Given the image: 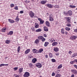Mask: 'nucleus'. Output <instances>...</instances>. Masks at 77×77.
Listing matches in <instances>:
<instances>
[{
  "instance_id": "nucleus-43",
  "label": "nucleus",
  "mask_w": 77,
  "mask_h": 77,
  "mask_svg": "<svg viewBox=\"0 0 77 77\" xmlns=\"http://www.w3.org/2000/svg\"><path fill=\"white\" fill-rule=\"evenodd\" d=\"M54 8H59V6L58 5H56L54 6Z\"/></svg>"
},
{
  "instance_id": "nucleus-41",
  "label": "nucleus",
  "mask_w": 77,
  "mask_h": 77,
  "mask_svg": "<svg viewBox=\"0 0 77 77\" xmlns=\"http://www.w3.org/2000/svg\"><path fill=\"white\" fill-rule=\"evenodd\" d=\"M44 21L42 20L41 21H40V24H43V23H44Z\"/></svg>"
},
{
  "instance_id": "nucleus-26",
  "label": "nucleus",
  "mask_w": 77,
  "mask_h": 77,
  "mask_svg": "<svg viewBox=\"0 0 77 77\" xmlns=\"http://www.w3.org/2000/svg\"><path fill=\"white\" fill-rule=\"evenodd\" d=\"M15 20L16 21H19V20H20V19L18 18V16H17L16 17V18L15 19Z\"/></svg>"
},
{
  "instance_id": "nucleus-6",
  "label": "nucleus",
  "mask_w": 77,
  "mask_h": 77,
  "mask_svg": "<svg viewBox=\"0 0 77 77\" xmlns=\"http://www.w3.org/2000/svg\"><path fill=\"white\" fill-rule=\"evenodd\" d=\"M32 51L34 53H39L38 50H37L35 49H33L32 50Z\"/></svg>"
},
{
  "instance_id": "nucleus-62",
  "label": "nucleus",
  "mask_w": 77,
  "mask_h": 77,
  "mask_svg": "<svg viewBox=\"0 0 77 77\" xmlns=\"http://www.w3.org/2000/svg\"><path fill=\"white\" fill-rule=\"evenodd\" d=\"M74 77V75H72L71 76V77Z\"/></svg>"
},
{
  "instance_id": "nucleus-34",
  "label": "nucleus",
  "mask_w": 77,
  "mask_h": 77,
  "mask_svg": "<svg viewBox=\"0 0 77 77\" xmlns=\"http://www.w3.org/2000/svg\"><path fill=\"white\" fill-rule=\"evenodd\" d=\"M20 46H19L18 48V49H17V51H18V53H19V52H20Z\"/></svg>"
},
{
  "instance_id": "nucleus-11",
  "label": "nucleus",
  "mask_w": 77,
  "mask_h": 77,
  "mask_svg": "<svg viewBox=\"0 0 77 77\" xmlns=\"http://www.w3.org/2000/svg\"><path fill=\"white\" fill-rule=\"evenodd\" d=\"M69 17H66L65 18L66 19L68 23H69L71 22V20H70V19H69Z\"/></svg>"
},
{
  "instance_id": "nucleus-20",
  "label": "nucleus",
  "mask_w": 77,
  "mask_h": 77,
  "mask_svg": "<svg viewBox=\"0 0 77 77\" xmlns=\"http://www.w3.org/2000/svg\"><path fill=\"white\" fill-rule=\"evenodd\" d=\"M61 33L62 34H64L65 33V31H64V29L63 28L61 29Z\"/></svg>"
},
{
  "instance_id": "nucleus-50",
  "label": "nucleus",
  "mask_w": 77,
  "mask_h": 77,
  "mask_svg": "<svg viewBox=\"0 0 77 77\" xmlns=\"http://www.w3.org/2000/svg\"><path fill=\"white\" fill-rule=\"evenodd\" d=\"M52 76H54L55 75V73L54 72H53L52 74Z\"/></svg>"
},
{
  "instance_id": "nucleus-51",
  "label": "nucleus",
  "mask_w": 77,
  "mask_h": 77,
  "mask_svg": "<svg viewBox=\"0 0 77 77\" xmlns=\"http://www.w3.org/2000/svg\"><path fill=\"white\" fill-rule=\"evenodd\" d=\"M14 77H19V76H18L17 75H14Z\"/></svg>"
},
{
  "instance_id": "nucleus-55",
  "label": "nucleus",
  "mask_w": 77,
  "mask_h": 77,
  "mask_svg": "<svg viewBox=\"0 0 77 77\" xmlns=\"http://www.w3.org/2000/svg\"><path fill=\"white\" fill-rule=\"evenodd\" d=\"M74 62L75 63V62H76L77 63V59H75L74 60Z\"/></svg>"
},
{
  "instance_id": "nucleus-53",
  "label": "nucleus",
  "mask_w": 77,
  "mask_h": 77,
  "mask_svg": "<svg viewBox=\"0 0 77 77\" xmlns=\"http://www.w3.org/2000/svg\"><path fill=\"white\" fill-rule=\"evenodd\" d=\"M74 66L75 68L77 69V65H74Z\"/></svg>"
},
{
  "instance_id": "nucleus-56",
  "label": "nucleus",
  "mask_w": 77,
  "mask_h": 77,
  "mask_svg": "<svg viewBox=\"0 0 77 77\" xmlns=\"http://www.w3.org/2000/svg\"><path fill=\"white\" fill-rule=\"evenodd\" d=\"M45 57L46 58H48V56L47 55H45Z\"/></svg>"
},
{
  "instance_id": "nucleus-60",
  "label": "nucleus",
  "mask_w": 77,
  "mask_h": 77,
  "mask_svg": "<svg viewBox=\"0 0 77 77\" xmlns=\"http://www.w3.org/2000/svg\"><path fill=\"white\" fill-rule=\"evenodd\" d=\"M74 32H77V29H75Z\"/></svg>"
},
{
  "instance_id": "nucleus-27",
  "label": "nucleus",
  "mask_w": 77,
  "mask_h": 77,
  "mask_svg": "<svg viewBox=\"0 0 77 77\" xmlns=\"http://www.w3.org/2000/svg\"><path fill=\"white\" fill-rule=\"evenodd\" d=\"M42 31V29H36V32H41Z\"/></svg>"
},
{
  "instance_id": "nucleus-14",
  "label": "nucleus",
  "mask_w": 77,
  "mask_h": 77,
  "mask_svg": "<svg viewBox=\"0 0 77 77\" xmlns=\"http://www.w3.org/2000/svg\"><path fill=\"white\" fill-rule=\"evenodd\" d=\"M8 20L10 23H14V22H15L14 20L11 19H8Z\"/></svg>"
},
{
  "instance_id": "nucleus-36",
  "label": "nucleus",
  "mask_w": 77,
  "mask_h": 77,
  "mask_svg": "<svg viewBox=\"0 0 77 77\" xmlns=\"http://www.w3.org/2000/svg\"><path fill=\"white\" fill-rule=\"evenodd\" d=\"M49 56L50 57H53V55H52V54L51 53H50L49 54Z\"/></svg>"
},
{
  "instance_id": "nucleus-28",
  "label": "nucleus",
  "mask_w": 77,
  "mask_h": 77,
  "mask_svg": "<svg viewBox=\"0 0 77 77\" xmlns=\"http://www.w3.org/2000/svg\"><path fill=\"white\" fill-rule=\"evenodd\" d=\"M72 72L74 74H77V70H75V69L72 70Z\"/></svg>"
},
{
  "instance_id": "nucleus-44",
  "label": "nucleus",
  "mask_w": 77,
  "mask_h": 77,
  "mask_svg": "<svg viewBox=\"0 0 77 77\" xmlns=\"http://www.w3.org/2000/svg\"><path fill=\"white\" fill-rule=\"evenodd\" d=\"M14 9H15V10H18V7L16 6L14 7Z\"/></svg>"
},
{
  "instance_id": "nucleus-17",
  "label": "nucleus",
  "mask_w": 77,
  "mask_h": 77,
  "mask_svg": "<svg viewBox=\"0 0 77 77\" xmlns=\"http://www.w3.org/2000/svg\"><path fill=\"white\" fill-rule=\"evenodd\" d=\"M54 51H59V48L57 47L54 48Z\"/></svg>"
},
{
  "instance_id": "nucleus-45",
  "label": "nucleus",
  "mask_w": 77,
  "mask_h": 77,
  "mask_svg": "<svg viewBox=\"0 0 77 77\" xmlns=\"http://www.w3.org/2000/svg\"><path fill=\"white\" fill-rule=\"evenodd\" d=\"M31 29L32 30V31H35V28H34V27H32Z\"/></svg>"
},
{
  "instance_id": "nucleus-9",
  "label": "nucleus",
  "mask_w": 77,
  "mask_h": 77,
  "mask_svg": "<svg viewBox=\"0 0 77 77\" xmlns=\"http://www.w3.org/2000/svg\"><path fill=\"white\" fill-rule=\"evenodd\" d=\"M68 14L69 15L71 16V15H72V11H68L67 14Z\"/></svg>"
},
{
  "instance_id": "nucleus-21",
  "label": "nucleus",
  "mask_w": 77,
  "mask_h": 77,
  "mask_svg": "<svg viewBox=\"0 0 77 77\" xmlns=\"http://www.w3.org/2000/svg\"><path fill=\"white\" fill-rule=\"evenodd\" d=\"M23 68H20L19 70V72H20V73H21V72H23Z\"/></svg>"
},
{
  "instance_id": "nucleus-61",
  "label": "nucleus",
  "mask_w": 77,
  "mask_h": 77,
  "mask_svg": "<svg viewBox=\"0 0 77 77\" xmlns=\"http://www.w3.org/2000/svg\"><path fill=\"white\" fill-rule=\"evenodd\" d=\"M55 54H56V56H58L59 55V53H56Z\"/></svg>"
},
{
  "instance_id": "nucleus-25",
  "label": "nucleus",
  "mask_w": 77,
  "mask_h": 77,
  "mask_svg": "<svg viewBox=\"0 0 77 77\" xmlns=\"http://www.w3.org/2000/svg\"><path fill=\"white\" fill-rule=\"evenodd\" d=\"M39 40L38 39H36L35 42V44H38V43H39Z\"/></svg>"
},
{
  "instance_id": "nucleus-16",
  "label": "nucleus",
  "mask_w": 77,
  "mask_h": 77,
  "mask_svg": "<svg viewBox=\"0 0 77 77\" xmlns=\"http://www.w3.org/2000/svg\"><path fill=\"white\" fill-rule=\"evenodd\" d=\"M37 61V60L36 59V58H34L32 60V62L34 63H35V62H36Z\"/></svg>"
},
{
  "instance_id": "nucleus-64",
  "label": "nucleus",
  "mask_w": 77,
  "mask_h": 77,
  "mask_svg": "<svg viewBox=\"0 0 77 77\" xmlns=\"http://www.w3.org/2000/svg\"><path fill=\"white\" fill-rule=\"evenodd\" d=\"M44 36V37H45L46 38V37H47V35H45Z\"/></svg>"
},
{
  "instance_id": "nucleus-42",
  "label": "nucleus",
  "mask_w": 77,
  "mask_h": 77,
  "mask_svg": "<svg viewBox=\"0 0 77 77\" xmlns=\"http://www.w3.org/2000/svg\"><path fill=\"white\" fill-rule=\"evenodd\" d=\"M14 71H16L18 69V67H14Z\"/></svg>"
},
{
  "instance_id": "nucleus-22",
  "label": "nucleus",
  "mask_w": 77,
  "mask_h": 77,
  "mask_svg": "<svg viewBox=\"0 0 77 77\" xmlns=\"http://www.w3.org/2000/svg\"><path fill=\"white\" fill-rule=\"evenodd\" d=\"M29 52H30V49H28L25 51V53L26 54H27V53H29Z\"/></svg>"
},
{
  "instance_id": "nucleus-49",
  "label": "nucleus",
  "mask_w": 77,
  "mask_h": 77,
  "mask_svg": "<svg viewBox=\"0 0 77 77\" xmlns=\"http://www.w3.org/2000/svg\"><path fill=\"white\" fill-rule=\"evenodd\" d=\"M53 40H54L53 39H50V41H51V42H53Z\"/></svg>"
},
{
  "instance_id": "nucleus-38",
  "label": "nucleus",
  "mask_w": 77,
  "mask_h": 77,
  "mask_svg": "<svg viewBox=\"0 0 77 77\" xmlns=\"http://www.w3.org/2000/svg\"><path fill=\"white\" fill-rule=\"evenodd\" d=\"M66 26L67 27H71V25L69 23H68L66 24Z\"/></svg>"
},
{
  "instance_id": "nucleus-33",
  "label": "nucleus",
  "mask_w": 77,
  "mask_h": 77,
  "mask_svg": "<svg viewBox=\"0 0 77 77\" xmlns=\"http://www.w3.org/2000/svg\"><path fill=\"white\" fill-rule=\"evenodd\" d=\"M62 67V64H60L58 66V69H60V68H61Z\"/></svg>"
},
{
  "instance_id": "nucleus-24",
  "label": "nucleus",
  "mask_w": 77,
  "mask_h": 77,
  "mask_svg": "<svg viewBox=\"0 0 77 77\" xmlns=\"http://www.w3.org/2000/svg\"><path fill=\"white\" fill-rule=\"evenodd\" d=\"M38 53H41L43 51V49L42 48H41L39 50H38Z\"/></svg>"
},
{
  "instance_id": "nucleus-40",
  "label": "nucleus",
  "mask_w": 77,
  "mask_h": 77,
  "mask_svg": "<svg viewBox=\"0 0 77 77\" xmlns=\"http://www.w3.org/2000/svg\"><path fill=\"white\" fill-rule=\"evenodd\" d=\"M10 6L11 8L14 7V4H11Z\"/></svg>"
},
{
  "instance_id": "nucleus-32",
  "label": "nucleus",
  "mask_w": 77,
  "mask_h": 77,
  "mask_svg": "<svg viewBox=\"0 0 77 77\" xmlns=\"http://www.w3.org/2000/svg\"><path fill=\"white\" fill-rule=\"evenodd\" d=\"M5 30H6V28L5 27L4 28L2 29V31L3 32H5Z\"/></svg>"
},
{
  "instance_id": "nucleus-30",
  "label": "nucleus",
  "mask_w": 77,
  "mask_h": 77,
  "mask_svg": "<svg viewBox=\"0 0 77 77\" xmlns=\"http://www.w3.org/2000/svg\"><path fill=\"white\" fill-rule=\"evenodd\" d=\"M65 29L67 31H69V30H70V28L69 27H66L65 28Z\"/></svg>"
},
{
  "instance_id": "nucleus-48",
  "label": "nucleus",
  "mask_w": 77,
  "mask_h": 77,
  "mask_svg": "<svg viewBox=\"0 0 77 77\" xmlns=\"http://www.w3.org/2000/svg\"><path fill=\"white\" fill-rule=\"evenodd\" d=\"M74 63H75L74 60L73 61H72L70 62V63H71V64H73Z\"/></svg>"
},
{
  "instance_id": "nucleus-59",
  "label": "nucleus",
  "mask_w": 77,
  "mask_h": 77,
  "mask_svg": "<svg viewBox=\"0 0 77 77\" xmlns=\"http://www.w3.org/2000/svg\"><path fill=\"white\" fill-rule=\"evenodd\" d=\"M38 20H39V21H40V22L42 20L40 18H38Z\"/></svg>"
},
{
  "instance_id": "nucleus-63",
  "label": "nucleus",
  "mask_w": 77,
  "mask_h": 77,
  "mask_svg": "<svg viewBox=\"0 0 77 77\" xmlns=\"http://www.w3.org/2000/svg\"><path fill=\"white\" fill-rule=\"evenodd\" d=\"M68 34V32H65V34L66 35H67Z\"/></svg>"
},
{
  "instance_id": "nucleus-4",
  "label": "nucleus",
  "mask_w": 77,
  "mask_h": 77,
  "mask_svg": "<svg viewBox=\"0 0 77 77\" xmlns=\"http://www.w3.org/2000/svg\"><path fill=\"white\" fill-rule=\"evenodd\" d=\"M35 65L36 66H37V67H38V68H40L42 67V65H41V63H38L36 64Z\"/></svg>"
},
{
  "instance_id": "nucleus-54",
  "label": "nucleus",
  "mask_w": 77,
  "mask_h": 77,
  "mask_svg": "<svg viewBox=\"0 0 77 77\" xmlns=\"http://www.w3.org/2000/svg\"><path fill=\"white\" fill-rule=\"evenodd\" d=\"M63 13H64V14H65V15H67L68 14V13H67L65 11Z\"/></svg>"
},
{
  "instance_id": "nucleus-35",
  "label": "nucleus",
  "mask_w": 77,
  "mask_h": 77,
  "mask_svg": "<svg viewBox=\"0 0 77 77\" xmlns=\"http://www.w3.org/2000/svg\"><path fill=\"white\" fill-rule=\"evenodd\" d=\"M69 7L71 8H75V6L72 5H70L69 6Z\"/></svg>"
},
{
  "instance_id": "nucleus-2",
  "label": "nucleus",
  "mask_w": 77,
  "mask_h": 77,
  "mask_svg": "<svg viewBox=\"0 0 77 77\" xmlns=\"http://www.w3.org/2000/svg\"><path fill=\"white\" fill-rule=\"evenodd\" d=\"M49 20L50 21H54L53 16L52 15V14H51L49 16Z\"/></svg>"
},
{
  "instance_id": "nucleus-31",
  "label": "nucleus",
  "mask_w": 77,
  "mask_h": 77,
  "mask_svg": "<svg viewBox=\"0 0 77 77\" xmlns=\"http://www.w3.org/2000/svg\"><path fill=\"white\" fill-rule=\"evenodd\" d=\"M76 56H77V53L73 54H72V57H75Z\"/></svg>"
},
{
  "instance_id": "nucleus-39",
  "label": "nucleus",
  "mask_w": 77,
  "mask_h": 77,
  "mask_svg": "<svg viewBox=\"0 0 77 77\" xmlns=\"http://www.w3.org/2000/svg\"><path fill=\"white\" fill-rule=\"evenodd\" d=\"M51 61L52 62H56V60L54 59H51Z\"/></svg>"
},
{
  "instance_id": "nucleus-58",
  "label": "nucleus",
  "mask_w": 77,
  "mask_h": 77,
  "mask_svg": "<svg viewBox=\"0 0 77 77\" xmlns=\"http://www.w3.org/2000/svg\"><path fill=\"white\" fill-rule=\"evenodd\" d=\"M71 53H72V52H71V51H69V54H71Z\"/></svg>"
},
{
  "instance_id": "nucleus-57",
  "label": "nucleus",
  "mask_w": 77,
  "mask_h": 77,
  "mask_svg": "<svg viewBox=\"0 0 77 77\" xmlns=\"http://www.w3.org/2000/svg\"><path fill=\"white\" fill-rule=\"evenodd\" d=\"M20 14H23V13H24V12L23 11H20Z\"/></svg>"
},
{
  "instance_id": "nucleus-3",
  "label": "nucleus",
  "mask_w": 77,
  "mask_h": 77,
  "mask_svg": "<svg viewBox=\"0 0 77 77\" xmlns=\"http://www.w3.org/2000/svg\"><path fill=\"white\" fill-rule=\"evenodd\" d=\"M23 76L24 77H29V76H30V74H29V72H26L23 75Z\"/></svg>"
},
{
  "instance_id": "nucleus-47",
  "label": "nucleus",
  "mask_w": 77,
  "mask_h": 77,
  "mask_svg": "<svg viewBox=\"0 0 77 77\" xmlns=\"http://www.w3.org/2000/svg\"><path fill=\"white\" fill-rule=\"evenodd\" d=\"M38 27H39V25L38 24L36 25L35 26V27L36 28H38Z\"/></svg>"
},
{
  "instance_id": "nucleus-5",
  "label": "nucleus",
  "mask_w": 77,
  "mask_h": 77,
  "mask_svg": "<svg viewBox=\"0 0 77 77\" xmlns=\"http://www.w3.org/2000/svg\"><path fill=\"white\" fill-rule=\"evenodd\" d=\"M77 38V36H71L70 38L72 40H74V39H75Z\"/></svg>"
},
{
  "instance_id": "nucleus-37",
  "label": "nucleus",
  "mask_w": 77,
  "mask_h": 77,
  "mask_svg": "<svg viewBox=\"0 0 77 77\" xmlns=\"http://www.w3.org/2000/svg\"><path fill=\"white\" fill-rule=\"evenodd\" d=\"M56 77H60V74H57L55 75Z\"/></svg>"
},
{
  "instance_id": "nucleus-23",
  "label": "nucleus",
  "mask_w": 77,
  "mask_h": 77,
  "mask_svg": "<svg viewBox=\"0 0 77 77\" xmlns=\"http://www.w3.org/2000/svg\"><path fill=\"white\" fill-rule=\"evenodd\" d=\"M49 44V43L48 42H45V44H44V46L45 47H47L48 45Z\"/></svg>"
},
{
  "instance_id": "nucleus-7",
  "label": "nucleus",
  "mask_w": 77,
  "mask_h": 77,
  "mask_svg": "<svg viewBox=\"0 0 77 77\" xmlns=\"http://www.w3.org/2000/svg\"><path fill=\"white\" fill-rule=\"evenodd\" d=\"M29 15L31 17H34V13L32 11H30L29 13Z\"/></svg>"
},
{
  "instance_id": "nucleus-10",
  "label": "nucleus",
  "mask_w": 77,
  "mask_h": 77,
  "mask_svg": "<svg viewBox=\"0 0 77 77\" xmlns=\"http://www.w3.org/2000/svg\"><path fill=\"white\" fill-rule=\"evenodd\" d=\"M47 2V1H42L41 2V4H42V5H45V4Z\"/></svg>"
},
{
  "instance_id": "nucleus-1",
  "label": "nucleus",
  "mask_w": 77,
  "mask_h": 77,
  "mask_svg": "<svg viewBox=\"0 0 77 77\" xmlns=\"http://www.w3.org/2000/svg\"><path fill=\"white\" fill-rule=\"evenodd\" d=\"M38 39L39 40H42V42H44L45 41V38H44L42 36H40L38 37Z\"/></svg>"
},
{
  "instance_id": "nucleus-19",
  "label": "nucleus",
  "mask_w": 77,
  "mask_h": 77,
  "mask_svg": "<svg viewBox=\"0 0 77 77\" xmlns=\"http://www.w3.org/2000/svg\"><path fill=\"white\" fill-rule=\"evenodd\" d=\"M13 33L14 32L13 31H10L8 33V35H12V34H13Z\"/></svg>"
},
{
  "instance_id": "nucleus-8",
  "label": "nucleus",
  "mask_w": 77,
  "mask_h": 77,
  "mask_svg": "<svg viewBox=\"0 0 77 77\" xmlns=\"http://www.w3.org/2000/svg\"><path fill=\"white\" fill-rule=\"evenodd\" d=\"M46 6L49 8H53V5L50 4H47L46 5Z\"/></svg>"
},
{
  "instance_id": "nucleus-52",
  "label": "nucleus",
  "mask_w": 77,
  "mask_h": 77,
  "mask_svg": "<svg viewBox=\"0 0 77 77\" xmlns=\"http://www.w3.org/2000/svg\"><path fill=\"white\" fill-rule=\"evenodd\" d=\"M25 3H29V2H30V1H25Z\"/></svg>"
},
{
  "instance_id": "nucleus-13",
  "label": "nucleus",
  "mask_w": 77,
  "mask_h": 77,
  "mask_svg": "<svg viewBox=\"0 0 77 77\" xmlns=\"http://www.w3.org/2000/svg\"><path fill=\"white\" fill-rule=\"evenodd\" d=\"M57 44H58V43L57 42H54L52 44V45L53 46H55V45H57Z\"/></svg>"
},
{
  "instance_id": "nucleus-15",
  "label": "nucleus",
  "mask_w": 77,
  "mask_h": 77,
  "mask_svg": "<svg viewBox=\"0 0 77 77\" xmlns=\"http://www.w3.org/2000/svg\"><path fill=\"white\" fill-rule=\"evenodd\" d=\"M45 23L48 27H50V23H49V22L46 21L45 22Z\"/></svg>"
},
{
  "instance_id": "nucleus-46",
  "label": "nucleus",
  "mask_w": 77,
  "mask_h": 77,
  "mask_svg": "<svg viewBox=\"0 0 77 77\" xmlns=\"http://www.w3.org/2000/svg\"><path fill=\"white\" fill-rule=\"evenodd\" d=\"M32 65H33L32 64L30 63L29 65V67H30L31 68V67H32Z\"/></svg>"
},
{
  "instance_id": "nucleus-29",
  "label": "nucleus",
  "mask_w": 77,
  "mask_h": 77,
  "mask_svg": "<svg viewBox=\"0 0 77 77\" xmlns=\"http://www.w3.org/2000/svg\"><path fill=\"white\" fill-rule=\"evenodd\" d=\"M5 42V43L7 44H9V43H10V41L8 40H6Z\"/></svg>"
},
{
  "instance_id": "nucleus-12",
  "label": "nucleus",
  "mask_w": 77,
  "mask_h": 77,
  "mask_svg": "<svg viewBox=\"0 0 77 77\" xmlns=\"http://www.w3.org/2000/svg\"><path fill=\"white\" fill-rule=\"evenodd\" d=\"M44 31H45V32H48V29L47 27L45 26L44 27Z\"/></svg>"
},
{
  "instance_id": "nucleus-18",
  "label": "nucleus",
  "mask_w": 77,
  "mask_h": 77,
  "mask_svg": "<svg viewBox=\"0 0 77 77\" xmlns=\"http://www.w3.org/2000/svg\"><path fill=\"white\" fill-rule=\"evenodd\" d=\"M8 64H1L0 65V67H2V66H8Z\"/></svg>"
}]
</instances>
